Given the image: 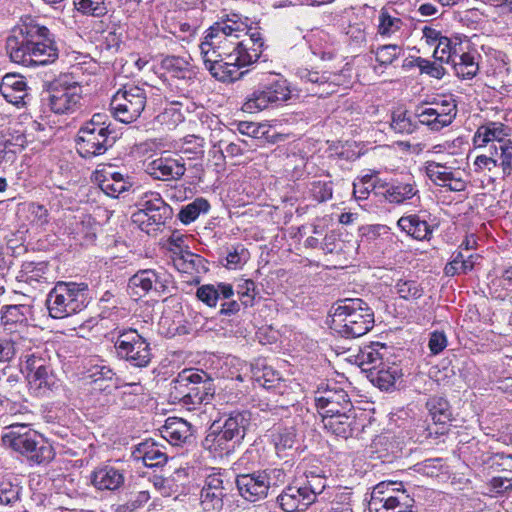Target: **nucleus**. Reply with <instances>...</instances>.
I'll return each mask as SVG.
<instances>
[{
  "instance_id": "60",
  "label": "nucleus",
  "mask_w": 512,
  "mask_h": 512,
  "mask_svg": "<svg viewBox=\"0 0 512 512\" xmlns=\"http://www.w3.org/2000/svg\"><path fill=\"white\" fill-rule=\"evenodd\" d=\"M342 241L334 233L327 234L324 238L322 249L326 253H340L342 251Z\"/></svg>"
},
{
  "instance_id": "17",
  "label": "nucleus",
  "mask_w": 512,
  "mask_h": 512,
  "mask_svg": "<svg viewBox=\"0 0 512 512\" xmlns=\"http://www.w3.org/2000/svg\"><path fill=\"white\" fill-rule=\"evenodd\" d=\"M38 433L26 425L12 424L7 428V431L2 435V442L5 447H8L15 452L27 458L29 448L35 444V438Z\"/></svg>"
},
{
  "instance_id": "15",
  "label": "nucleus",
  "mask_w": 512,
  "mask_h": 512,
  "mask_svg": "<svg viewBox=\"0 0 512 512\" xmlns=\"http://www.w3.org/2000/svg\"><path fill=\"white\" fill-rule=\"evenodd\" d=\"M315 402L322 418L354 411L347 393L343 390H326L315 397Z\"/></svg>"
},
{
  "instance_id": "52",
  "label": "nucleus",
  "mask_w": 512,
  "mask_h": 512,
  "mask_svg": "<svg viewBox=\"0 0 512 512\" xmlns=\"http://www.w3.org/2000/svg\"><path fill=\"white\" fill-rule=\"evenodd\" d=\"M196 296L209 307H215L219 299L216 286L214 285H202L197 289Z\"/></svg>"
},
{
  "instance_id": "63",
  "label": "nucleus",
  "mask_w": 512,
  "mask_h": 512,
  "mask_svg": "<svg viewBox=\"0 0 512 512\" xmlns=\"http://www.w3.org/2000/svg\"><path fill=\"white\" fill-rule=\"evenodd\" d=\"M14 355V344L9 340H0V363L9 362Z\"/></svg>"
},
{
  "instance_id": "57",
  "label": "nucleus",
  "mask_w": 512,
  "mask_h": 512,
  "mask_svg": "<svg viewBox=\"0 0 512 512\" xmlns=\"http://www.w3.org/2000/svg\"><path fill=\"white\" fill-rule=\"evenodd\" d=\"M422 73H425L436 79H441L445 74V69L442 65L428 60H422L419 64Z\"/></svg>"
},
{
  "instance_id": "24",
  "label": "nucleus",
  "mask_w": 512,
  "mask_h": 512,
  "mask_svg": "<svg viewBox=\"0 0 512 512\" xmlns=\"http://www.w3.org/2000/svg\"><path fill=\"white\" fill-rule=\"evenodd\" d=\"M0 93L14 105L24 104V99L27 96L24 78L17 74L5 75L0 83Z\"/></svg>"
},
{
  "instance_id": "20",
  "label": "nucleus",
  "mask_w": 512,
  "mask_h": 512,
  "mask_svg": "<svg viewBox=\"0 0 512 512\" xmlns=\"http://www.w3.org/2000/svg\"><path fill=\"white\" fill-rule=\"evenodd\" d=\"M183 159L162 156L147 163L146 172L158 180L179 179L185 173Z\"/></svg>"
},
{
  "instance_id": "35",
  "label": "nucleus",
  "mask_w": 512,
  "mask_h": 512,
  "mask_svg": "<svg viewBox=\"0 0 512 512\" xmlns=\"http://www.w3.org/2000/svg\"><path fill=\"white\" fill-rule=\"evenodd\" d=\"M130 182L125 180L123 175L119 172H113L105 176L100 183L101 190L111 197H118L121 193L128 190Z\"/></svg>"
},
{
  "instance_id": "45",
  "label": "nucleus",
  "mask_w": 512,
  "mask_h": 512,
  "mask_svg": "<svg viewBox=\"0 0 512 512\" xmlns=\"http://www.w3.org/2000/svg\"><path fill=\"white\" fill-rule=\"evenodd\" d=\"M396 292L405 300H415L422 296L423 290L413 280L400 279L395 285Z\"/></svg>"
},
{
  "instance_id": "11",
  "label": "nucleus",
  "mask_w": 512,
  "mask_h": 512,
  "mask_svg": "<svg viewBox=\"0 0 512 512\" xmlns=\"http://www.w3.org/2000/svg\"><path fill=\"white\" fill-rule=\"evenodd\" d=\"M289 97V90L284 81H275L261 89L255 90L243 104V111L256 113L269 107V105L285 101Z\"/></svg>"
},
{
  "instance_id": "34",
  "label": "nucleus",
  "mask_w": 512,
  "mask_h": 512,
  "mask_svg": "<svg viewBox=\"0 0 512 512\" xmlns=\"http://www.w3.org/2000/svg\"><path fill=\"white\" fill-rule=\"evenodd\" d=\"M462 50L460 42L442 37L436 44L434 57L441 62L452 63L453 59H455Z\"/></svg>"
},
{
  "instance_id": "54",
  "label": "nucleus",
  "mask_w": 512,
  "mask_h": 512,
  "mask_svg": "<svg viewBox=\"0 0 512 512\" xmlns=\"http://www.w3.org/2000/svg\"><path fill=\"white\" fill-rule=\"evenodd\" d=\"M359 359L360 365L363 367V369L369 368V365H371L370 367H372L374 365H380V363H383V355L373 348H368L362 351L361 355L359 356Z\"/></svg>"
},
{
  "instance_id": "10",
  "label": "nucleus",
  "mask_w": 512,
  "mask_h": 512,
  "mask_svg": "<svg viewBox=\"0 0 512 512\" xmlns=\"http://www.w3.org/2000/svg\"><path fill=\"white\" fill-rule=\"evenodd\" d=\"M323 491V487L310 485L286 487L277 497L280 507L286 512L306 510L316 500L317 494Z\"/></svg>"
},
{
  "instance_id": "53",
  "label": "nucleus",
  "mask_w": 512,
  "mask_h": 512,
  "mask_svg": "<svg viewBox=\"0 0 512 512\" xmlns=\"http://www.w3.org/2000/svg\"><path fill=\"white\" fill-rule=\"evenodd\" d=\"M255 284L252 280H244L238 285L237 294L244 306L252 305L254 299Z\"/></svg>"
},
{
  "instance_id": "62",
  "label": "nucleus",
  "mask_w": 512,
  "mask_h": 512,
  "mask_svg": "<svg viewBox=\"0 0 512 512\" xmlns=\"http://www.w3.org/2000/svg\"><path fill=\"white\" fill-rule=\"evenodd\" d=\"M247 255L248 253L245 249L242 248L240 251L235 249L227 255V266L229 268H236L246 262Z\"/></svg>"
},
{
  "instance_id": "9",
  "label": "nucleus",
  "mask_w": 512,
  "mask_h": 512,
  "mask_svg": "<svg viewBox=\"0 0 512 512\" xmlns=\"http://www.w3.org/2000/svg\"><path fill=\"white\" fill-rule=\"evenodd\" d=\"M138 211L133 213L134 223L139 224L142 230L149 232L152 225L164 224L169 207L157 193H145L138 202Z\"/></svg>"
},
{
  "instance_id": "22",
  "label": "nucleus",
  "mask_w": 512,
  "mask_h": 512,
  "mask_svg": "<svg viewBox=\"0 0 512 512\" xmlns=\"http://www.w3.org/2000/svg\"><path fill=\"white\" fill-rule=\"evenodd\" d=\"M248 417L245 413H232L224 421L222 430L217 434L214 441L218 447H222L223 442L238 441L244 437L248 425Z\"/></svg>"
},
{
  "instance_id": "6",
  "label": "nucleus",
  "mask_w": 512,
  "mask_h": 512,
  "mask_svg": "<svg viewBox=\"0 0 512 512\" xmlns=\"http://www.w3.org/2000/svg\"><path fill=\"white\" fill-rule=\"evenodd\" d=\"M413 500L403 489L402 483L380 482L372 492L368 504L369 512H412Z\"/></svg>"
},
{
  "instance_id": "59",
  "label": "nucleus",
  "mask_w": 512,
  "mask_h": 512,
  "mask_svg": "<svg viewBox=\"0 0 512 512\" xmlns=\"http://www.w3.org/2000/svg\"><path fill=\"white\" fill-rule=\"evenodd\" d=\"M391 127L398 133H409L412 131V125L409 119L406 118L405 113L394 115L391 122Z\"/></svg>"
},
{
  "instance_id": "25",
  "label": "nucleus",
  "mask_w": 512,
  "mask_h": 512,
  "mask_svg": "<svg viewBox=\"0 0 512 512\" xmlns=\"http://www.w3.org/2000/svg\"><path fill=\"white\" fill-rule=\"evenodd\" d=\"M137 460H141L147 467H158L167 462V455L154 441L147 440L140 443L133 452Z\"/></svg>"
},
{
  "instance_id": "36",
  "label": "nucleus",
  "mask_w": 512,
  "mask_h": 512,
  "mask_svg": "<svg viewBox=\"0 0 512 512\" xmlns=\"http://www.w3.org/2000/svg\"><path fill=\"white\" fill-rule=\"evenodd\" d=\"M115 376L113 370L105 365H94L88 370L87 379L94 385L95 390L104 391L109 385L107 382H111Z\"/></svg>"
},
{
  "instance_id": "8",
  "label": "nucleus",
  "mask_w": 512,
  "mask_h": 512,
  "mask_svg": "<svg viewBox=\"0 0 512 512\" xmlns=\"http://www.w3.org/2000/svg\"><path fill=\"white\" fill-rule=\"evenodd\" d=\"M117 355L135 367H146L151 361L150 344L136 330L119 333L114 345Z\"/></svg>"
},
{
  "instance_id": "2",
  "label": "nucleus",
  "mask_w": 512,
  "mask_h": 512,
  "mask_svg": "<svg viewBox=\"0 0 512 512\" xmlns=\"http://www.w3.org/2000/svg\"><path fill=\"white\" fill-rule=\"evenodd\" d=\"M49 30L42 26H25L7 38L10 59L23 66L47 65L54 62L57 49L48 38Z\"/></svg>"
},
{
  "instance_id": "58",
  "label": "nucleus",
  "mask_w": 512,
  "mask_h": 512,
  "mask_svg": "<svg viewBox=\"0 0 512 512\" xmlns=\"http://www.w3.org/2000/svg\"><path fill=\"white\" fill-rule=\"evenodd\" d=\"M435 112L432 108H424L417 113L419 122L430 127L431 130L439 131L442 129L441 125L437 123L435 118Z\"/></svg>"
},
{
  "instance_id": "43",
  "label": "nucleus",
  "mask_w": 512,
  "mask_h": 512,
  "mask_svg": "<svg viewBox=\"0 0 512 512\" xmlns=\"http://www.w3.org/2000/svg\"><path fill=\"white\" fill-rule=\"evenodd\" d=\"M432 110L435 112L434 119H437V123L442 128L450 125L456 116V105L452 102L443 101L441 104H436V107H433Z\"/></svg>"
},
{
  "instance_id": "48",
  "label": "nucleus",
  "mask_w": 512,
  "mask_h": 512,
  "mask_svg": "<svg viewBox=\"0 0 512 512\" xmlns=\"http://www.w3.org/2000/svg\"><path fill=\"white\" fill-rule=\"evenodd\" d=\"M402 53V48L395 44L383 45L376 50V61L381 65H389Z\"/></svg>"
},
{
  "instance_id": "37",
  "label": "nucleus",
  "mask_w": 512,
  "mask_h": 512,
  "mask_svg": "<svg viewBox=\"0 0 512 512\" xmlns=\"http://www.w3.org/2000/svg\"><path fill=\"white\" fill-rule=\"evenodd\" d=\"M28 382L32 389L35 390H51L55 385V379L53 375L49 371V367L46 364L43 368L35 371L34 373H29L27 375Z\"/></svg>"
},
{
  "instance_id": "16",
  "label": "nucleus",
  "mask_w": 512,
  "mask_h": 512,
  "mask_svg": "<svg viewBox=\"0 0 512 512\" xmlns=\"http://www.w3.org/2000/svg\"><path fill=\"white\" fill-rule=\"evenodd\" d=\"M426 174L436 185L448 187L451 191H463L466 187L460 170H453L438 162H427Z\"/></svg>"
},
{
  "instance_id": "49",
  "label": "nucleus",
  "mask_w": 512,
  "mask_h": 512,
  "mask_svg": "<svg viewBox=\"0 0 512 512\" xmlns=\"http://www.w3.org/2000/svg\"><path fill=\"white\" fill-rule=\"evenodd\" d=\"M402 26L401 19L391 17L388 13L382 12L379 16V33L381 35H391L400 30Z\"/></svg>"
},
{
  "instance_id": "46",
  "label": "nucleus",
  "mask_w": 512,
  "mask_h": 512,
  "mask_svg": "<svg viewBox=\"0 0 512 512\" xmlns=\"http://www.w3.org/2000/svg\"><path fill=\"white\" fill-rule=\"evenodd\" d=\"M493 151L495 156L499 154L501 160L500 165L505 175H509L512 170V141L506 140L500 142V145H494Z\"/></svg>"
},
{
  "instance_id": "38",
  "label": "nucleus",
  "mask_w": 512,
  "mask_h": 512,
  "mask_svg": "<svg viewBox=\"0 0 512 512\" xmlns=\"http://www.w3.org/2000/svg\"><path fill=\"white\" fill-rule=\"evenodd\" d=\"M209 208L210 205L207 200L197 198L180 210L179 219L182 223L189 224L196 220L201 213L208 212Z\"/></svg>"
},
{
  "instance_id": "23",
  "label": "nucleus",
  "mask_w": 512,
  "mask_h": 512,
  "mask_svg": "<svg viewBox=\"0 0 512 512\" xmlns=\"http://www.w3.org/2000/svg\"><path fill=\"white\" fill-rule=\"evenodd\" d=\"M161 436L173 446H181L193 436L191 425L181 418H168L160 429Z\"/></svg>"
},
{
  "instance_id": "33",
  "label": "nucleus",
  "mask_w": 512,
  "mask_h": 512,
  "mask_svg": "<svg viewBox=\"0 0 512 512\" xmlns=\"http://www.w3.org/2000/svg\"><path fill=\"white\" fill-rule=\"evenodd\" d=\"M54 458V450L40 434L35 438V444L29 448L27 459L36 464L49 462Z\"/></svg>"
},
{
  "instance_id": "13",
  "label": "nucleus",
  "mask_w": 512,
  "mask_h": 512,
  "mask_svg": "<svg viewBox=\"0 0 512 512\" xmlns=\"http://www.w3.org/2000/svg\"><path fill=\"white\" fill-rule=\"evenodd\" d=\"M236 484L244 499L256 502L267 496L271 482L266 471H258L237 476Z\"/></svg>"
},
{
  "instance_id": "1",
  "label": "nucleus",
  "mask_w": 512,
  "mask_h": 512,
  "mask_svg": "<svg viewBox=\"0 0 512 512\" xmlns=\"http://www.w3.org/2000/svg\"><path fill=\"white\" fill-rule=\"evenodd\" d=\"M263 40L260 32L249 33L248 26L239 15H227L208 30L200 51L205 67L222 82H233L247 72L240 68L258 60Z\"/></svg>"
},
{
  "instance_id": "50",
  "label": "nucleus",
  "mask_w": 512,
  "mask_h": 512,
  "mask_svg": "<svg viewBox=\"0 0 512 512\" xmlns=\"http://www.w3.org/2000/svg\"><path fill=\"white\" fill-rule=\"evenodd\" d=\"M19 497V488L7 479H0V505H8Z\"/></svg>"
},
{
  "instance_id": "40",
  "label": "nucleus",
  "mask_w": 512,
  "mask_h": 512,
  "mask_svg": "<svg viewBox=\"0 0 512 512\" xmlns=\"http://www.w3.org/2000/svg\"><path fill=\"white\" fill-rule=\"evenodd\" d=\"M379 183H383V181L374 180L372 176L366 175L353 183V194L360 200L366 199L371 191L379 195L377 187Z\"/></svg>"
},
{
  "instance_id": "28",
  "label": "nucleus",
  "mask_w": 512,
  "mask_h": 512,
  "mask_svg": "<svg viewBox=\"0 0 512 512\" xmlns=\"http://www.w3.org/2000/svg\"><path fill=\"white\" fill-rule=\"evenodd\" d=\"M365 370L370 371L371 382L382 390L392 387L401 375L399 367L395 364L388 366L385 363H380V365H374Z\"/></svg>"
},
{
  "instance_id": "21",
  "label": "nucleus",
  "mask_w": 512,
  "mask_h": 512,
  "mask_svg": "<svg viewBox=\"0 0 512 512\" xmlns=\"http://www.w3.org/2000/svg\"><path fill=\"white\" fill-rule=\"evenodd\" d=\"M163 276L165 273H159L153 269L140 270L129 279L128 287L134 295L139 297L151 290H163L166 282Z\"/></svg>"
},
{
  "instance_id": "44",
  "label": "nucleus",
  "mask_w": 512,
  "mask_h": 512,
  "mask_svg": "<svg viewBox=\"0 0 512 512\" xmlns=\"http://www.w3.org/2000/svg\"><path fill=\"white\" fill-rule=\"evenodd\" d=\"M273 442L278 452L292 448L295 442L293 427H279L273 434Z\"/></svg>"
},
{
  "instance_id": "27",
  "label": "nucleus",
  "mask_w": 512,
  "mask_h": 512,
  "mask_svg": "<svg viewBox=\"0 0 512 512\" xmlns=\"http://www.w3.org/2000/svg\"><path fill=\"white\" fill-rule=\"evenodd\" d=\"M124 483V475L114 467L105 466L94 471L92 484L98 490H116Z\"/></svg>"
},
{
  "instance_id": "42",
  "label": "nucleus",
  "mask_w": 512,
  "mask_h": 512,
  "mask_svg": "<svg viewBox=\"0 0 512 512\" xmlns=\"http://www.w3.org/2000/svg\"><path fill=\"white\" fill-rule=\"evenodd\" d=\"M28 308L24 305H6L1 311L2 323L7 326L9 324L22 323L26 320L25 314Z\"/></svg>"
},
{
  "instance_id": "39",
  "label": "nucleus",
  "mask_w": 512,
  "mask_h": 512,
  "mask_svg": "<svg viewBox=\"0 0 512 512\" xmlns=\"http://www.w3.org/2000/svg\"><path fill=\"white\" fill-rule=\"evenodd\" d=\"M182 104L180 102H173L166 107L164 111L158 116L159 121L165 124L169 129L176 127L184 121V113L181 110Z\"/></svg>"
},
{
  "instance_id": "29",
  "label": "nucleus",
  "mask_w": 512,
  "mask_h": 512,
  "mask_svg": "<svg viewBox=\"0 0 512 512\" xmlns=\"http://www.w3.org/2000/svg\"><path fill=\"white\" fill-rule=\"evenodd\" d=\"M301 78L312 85L317 84L318 89L311 88L310 91L316 95L324 96L335 92L339 76L333 75L334 79H331V74L326 75L325 73L320 74L317 71L303 70L301 71Z\"/></svg>"
},
{
  "instance_id": "41",
  "label": "nucleus",
  "mask_w": 512,
  "mask_h": 512,
  "mask_svg": "<svg viewBox=\"0 0 512 512\" xmlns=\"http://www.w3.org/2000/svg\"><path fill=\"white\" fill-rule=\"evenodd\" d=\"M430 415L435 423H445L451 417L448 402L443 398H433L428 403Z\"/></svg>"
},
{
  "instance_id": "30",
  "label": "nucleus",
  "mask_w": 512,
  "mask_h": 512,
  "mask_svg": "<svg viewBox=\"0 0 512 512\" xmlns=\"http://www.w3.org/2000/svg\"><path fill=\"white\" fill-rule=\"evenodd\" d=\"M398 226L417 240L428 239L432 230L425 220H421L418 215H409L401 217Z\"/></svg>"
},
{
  "instance_id": "12",
  "label": "nucleus",
  "mask_w": 512,
  "mask_h": 512,
  "mask_svg": "<svg viewBox=\"0 0 512 512\" xmlns=\"http://www.w3.org/2000/svg\"><path fill=\"white\" fill-rule=\"evenodd\" d=\"M108 128H90L83 126L78 132L77 150L82 157L90 158L103 154L109 144Z\"/></svg>"
},
{
  "instance_id": "31",
  "label": "nucleus",
  "mask_w": 512,
  "mask_h": 512,
  "mask_svg": "<svg viewBox=\"0 0 512 512\" xmlns=\"http://www.w3.org/2000/svg\"><path fill=\"white\" fill-rule=\"evenodd\" d=\"M507 136V133L505 131V127L501 123H489L487 125H483L478 128L475 136H474V142L479 147L485 146L489 142L496 141V145H500V142H504L507 139L505 137Z\"/></svg>"
},
{
  "instance_id": "51",
  "label": "nucleus",
  "mask_w": 512,
  "mask_h": 512,
  "mask_svg": "<svg viewBox=\"0 0 512 512\" xmlns=\"http://www.w3.org/2000/svg\"><path fill=\"white\" fill-rule=\"evenodd\" d=\"M332 183L330 181L318 180L312 183L311 194L318 202H324L332 197Z\"/></svg>"
},
{
  "instance_id": "3",
  "label": "nucleus",
  "mask_w": 512,
  "mask_h": 512,
  "mask_svg": "<svg viewBox=\"0 0 512 512\" xmlns=\"http://www.w3.org/2000/svg\"><path fill=\"white\" fill-rule=\"evenodd\" d=\"M374 323V314L362 299H345L333 309L331 329L341 336L360 337Z\"/></svg>"
},
{
  "instance_id": "56",
  "label": "nucleus",
  "mask_w": 512,
  "mask_h": 512,
  "mask_svg": "<svg viewBox=\"0 0 512 512\" xmlns=\"http://www.w3.org/2000/svg\"><path fill=\"white\" fill-rule=\"evenodd\" d=\"M47 364L46 360L43 359L40 356H37L35 354H29L25 356V361L22 364L21 370L23 372H26L28 375L29 373H34L35 371H38L39 369L43 368Z\"/></svg>"
},
{
  "instance_id": "26",
  "label": "nucleus",
  "mask_w": 512,
  "mask_h": 512,
  "mask_svg": "<svg viewBox=\"0 0 512 512\" xmlns=\"http://www.w3.org/2000/svg\"><path fill=\"white\" fill-rule=\"evenodd\" d=\"M354 421V411L347 413L342 412L341 414L336 415H328L327 417L322 418L325 429H327L332 434L345 439L352 435V425Z\"/></svg>"
},
{
  "instance_id": "18",
  "label": "nucleus",
  "mask_w": 512,
  "mask_h": 512,
  "mask_svg": "<svg viewBox=\"0 0 512 512\" xmlns=\"http://www.w3.org/2000/svg\"><path fill=\"white\" fill-rule=\"evenodd\" d=\"M226 495L223 479L220 475H209L200 493V505L204 512H218L223 507Z\"/></svg>"
},
{
  "instance_id": "55",
  "label": "nucleus",
  "mask_w": 512,
  "mask_h": 512,
  "mask_svg": "<svg viewBox=\"0 0 512 512\" xmlns=\"http://www.w3.org/2000/svg\"><path fill=\"white\" fill-rule=\"evenodd\" d=\"M447 337L443 332L434 331L430 334L428 347L432 354L437 355L447 347Z\"/></svg>"
},
{
  "instance_id": "5",
  "label": "nucleus",
  "mask_w": 512,
  "mask_h": 512,
  "mask_svg": "<svg viewBox=\"0 0 512 512\" xmlns=\"http://www.w3.org/2000/svg\"><path fill=\"white\" fill-rule=\"evenodd\" d=\"M206 374L192 370H183L171 383L170 394L174 400L184 405H199L209 403L213 397V389L208 380H203Z\"/></svg>"
},
{
  "instance_id": "19",
  "label": "nucleus",
  "mask_w": 512,
  "mask_h": 512,
  "mask_svg": "<svg viewBox=\"0 0 512 512\" xmlns=\"http://www.w3.org/2000/svg\"><path fill=\"white\" fill-rule=\"evenodd\" d=\"M379 196H382L387 202L391 204H402L416 196H418V189L416 183L412 178L407 181L394 180L392 182L379 183Z\"/></svg>"
},
{
  "instance_id": "32",
  "label": "nucleus",
  "mask_w": 512,
  "mask_h": 512,
  "mask_svg": "<svg viewBox=\"0 0 512 512\" xmlns=\"http://www.w3.org/2000/svg\"><path fill=\"white\" fill-rule=\"evenodd\" d=\"M452 64L455 74L464 80L472 79L479 71V64L475 61V56L463 50L453 59Z\"/></svg>"
},
{
  "instance_id": "61",
  "label": "nucleus",
  "mask_w": 512,
  "mask_h": 512,
  "mask_svg": "<svg viewBox=\"0 0 512 512\" xmlns=\"http://www.w3.org/2000/svg\"><path fill=\"white\" fill-rule=\"evenodd\" d=\"M494 151L491 152V156L479 155L476 157L474 161V166L476 167V171H491L492 168L497 166V159L495 158Z\"/></svg>"
},
{
  "instance_id": "4",
  "label": "nucleus",
  "mask_w": 512,
  "mask_h": 512,
  "mask_svg": "<svg viewBox=\"0 0 512 512\" xmlns=\"http://www.w3.org/2000/svg\"><path fill=\"white\" fill-rule=\"evenodd\" d=\"M87 303V286L74 282H58L46 299L49 315L56 319L82 311Z\"/></svg>"
},
{
  "instance_id": "64",
  "label": "nucleus",
  "mask_w": 512,
  "mask_h": 512,
  "mask_svg": "<svg viewBox=\"0 0 512 512\" xmlns=\"http://www.w3.org/2000/svg\"><path fill=\"white\" fill-rule=\"evenodd\" d=\"M262 127L254 122H240L238 124V130L241 134L247 135L253 138H258L260 129Z\"/></svg>"
},
{
  "instance_id": "14",
  "label": "nucleus",
  "mask_w": 512,
  "mask_h": 512,
  "mask_svg": "<svg viewBox=\"0 0 512 512\" xmlns=\"http://www.w3.org/2000/svg\"><path fill=\"white\" fill-rule=\"evenodd\" d=\"M81 93V86L76 83L68 86L55 85L50 90L49 106L57 114L72 113L78 107Z\"/></svg>"
},
{
  "instance_id": "7",
  "label": "nucleus",
  "mask_w": 512,
  "mask_h": 512,
  "mask_svg": "<svg viewBox=\"0 0 512 512\" xmlns=\"http://www.w3.org/2000/svg\"><path fill=\"white\" fill-rule=\"evenodd\" d=\"M145 90L135 85H125L111 99L113 116L122 123L135 121L146 106Z\"/></svg>"
},
{
  "instance_id": "47",
  "label": "nucleus",
  "mask_w": 512,
  "mask_h": 512,
  "mask_svg": "<svg viewBox=\"0 0 512 512\" xmlns=\"http://www.w3.org/2000/svg\"><path fill=\"white\" fill-rule=\"evenodd\" d=\"M104 1L105 0H74V4L79 12L100 17L107 12Z\"/></svg>"
}]
</instances>
